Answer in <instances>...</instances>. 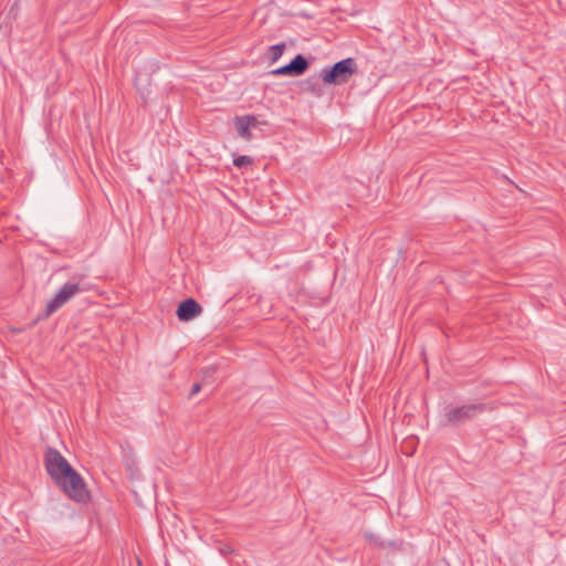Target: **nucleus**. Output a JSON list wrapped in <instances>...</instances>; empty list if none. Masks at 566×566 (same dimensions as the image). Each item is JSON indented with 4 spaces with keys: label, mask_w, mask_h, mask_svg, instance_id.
<instances>
[{
    "label": "nucleus",
    "mask_w": 566,
    "mask_h": 566,
    "mask_svg": "<svg viewBox=\"0 0 566 566\" xmlns=\"http://www.w3.org/2000/svg\"><path fill=\"white\" fill-rule=\"evenodd\" d=\"M485 403H471L459 407L446 408L442 416L443 426H457L464 421L473 419L476 415L489 410Z\"/></svg>",
    "instance_id": "2"
},
{
    "label": "nucleus",
    "mask_w": 566,
    "mask_h": 566,
    "mask_svg": "<svg viewBox=\"0 0 566 566\" xmlns=\"http://www.w3.org/2000/svg\"><path fill=\"white\" fill-rule=\"evenodd\" d=\"M200 384H195L191 388L190 396H195L196 394H198L200 391Z\"/></svg>",
    "instance_id": "11"
},
{
    "label": "nucleus",
    "mask_w": 566,
    "mask_h": 566,
    "mask_svg": "<svg viewBox=\"0 0 566 566\" xmlns=\"http://www.w3.org/2000/svg\"><path fill=\"white\" fill-rule=\"evenodd\" d=\"M242 118H249L250 127H254L258 123L256 118L251 115L242 116Z\"/></svg>",
    "instance_id": "10"
},
{
    "label": "nucleus",
    "mask_w": 566,
    "mask_h": 566,
    "mask_svg": "<svg viewBox=\"0 0 566 566\" xmlns=\"http://www.w3.org/2000/svg\"><path fill=\"white\" fill-rule=\"evenodd\" d=\"M308 69L307 60L302 55L297 54L289 64L277 67L271 72L273 75H290L298 76L302 75Z\"/></svg>",
    "instance_id": "5"
},
{
    "label": "nucleus",
    "mask_w": 566,
    "mask_h": 566,
    "mask_svg": "<svg viewBox=\"0 0 566 566\" xmlns=\"http://www.w3.org/2000/svg\"><path fill=\"white\" fill-rule=\"evenodd\" d=\"M202 312L200 304L193 298L182 301L177 308V317L181 322H188L199 316Z\"/></svg>",
    "instance_id": "6"
},
{
    "label": "nucleus",
    "mask_w": 566,
    "mask_h": 566,
    "mask_svg": "<svg viewBox=\"0 0 566 566\" xmlns=\"http://www.w3.org/2000/svg\"><path fill=\"white\" fill-rule=\"evenodd\" d=\"M44 465L51 479L71 500L78 503H84L88 500V492L84 480L57 450L53 448L46 449Z\"/></svg>",
    "instance_id": "1"
},
{
    "label": "nucleus",
    "mask_w": 566,
    "mask_h": 566,
    "mask_svg": "<svg viewBox=\"0 0 566 566\" xmlns=\"http://www.w3.org/2000/svg\"><path fill=\"white\" fill-rule=\"evenodd\" d=\"M235 128H237V132L238 134L245 138V139H250L251 138V133H250V123H249V118H242V117H237L235 118Z\"/></svg>",
    "instance_id": "7"
},
{
    "label": "nucleus",
    "mask_w": 566,
    "mask_h": 566,
    "mask_svg": "<svg viewBox=\"0 0 566 566\" xmlns=\"http://www.w3.org/2000/svg\"><path fill=\"white\" fill-rule=\"evenodd\" d=\"M356 73V62L352 57L335 63L331 69H323L321 77L326 84H343Z\"/></svg>",
    "instance_id": "3"
},
{
    "label": "nucleus",
    "mask_w": 566,
    "mask_h": 566,
    "mask_svg": "<svg viewBox=\"0 0 566 566\" xmlns=\"http://www.w3.org/2000/svg\"><path fill=\"white\" fill-rule=\"evenodd\" d=\"M285 50V43H279L270 46V60L272 63L276 62Z\"/></svg>",
    "instance_id": "8"
},
{
    "label": "nucleus",
    "mask_w": 566,
    "mask_h": 566,
    "mask_svg": "<svg viewBox=\"0 0 566 566\" xmlns=\"http://www.w3.org/2000/svg\"><path fill=\"white\" fill-rule=\"evenodd\" d=\"M234 166L242 167L244 165L252 164V159L249 156H239L233 160Z\"/></svg>",
    "instance_id": "9"
},
{
    "label": "nucleus",
    "mask_w": 566,
    "mask_h": 566,
    "mask_svg": "<svg viewBox=\"0 0 566 566\" xmlns=\"http://www.w3.org/2000/svg\"><path fill=\"white\" fill-rule=\"evenodd\" d=\"M81 291L80 284L74 282L65 283L59 292L48 302L44 316L49 317L65 303H67L74 295Z\"/></svg>",
    "instance_id": "4"
}]
</instances>
